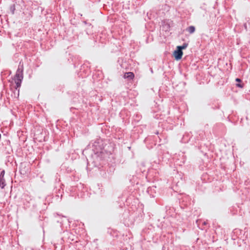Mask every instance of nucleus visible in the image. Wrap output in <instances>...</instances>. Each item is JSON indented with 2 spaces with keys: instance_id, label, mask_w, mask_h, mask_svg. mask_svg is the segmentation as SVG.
Masks as SVG:
<instances>
[{
  "instance_id": "f257e3e1",
  "label": "nucleus",
  "mask_w": 250,
  "mask_h": 250,
  "mask_svg": "<svg viewBox=\"0 0 250 250\" xmlns=\"http://www.w3.org/2000/svg\"><path fill=\"white\" fill-rule=\"evenodd\" d=\"M23 77V66L19 65L14 78L16 83L15 89L18 91V96L19 95L20 87L21 86Z\"/></svg>"
},
{
  "instance_id": "f03ea898",
  "label": "nucleus",
  "mask_w": 250,
  "mask_h": 250,
  "mask_svg": "<svg viewBox=\"0 0 250 250\" xmlns=\"http://www.w3.org/2000/svg\"><path fill=\"white\" fill-rule=\"evenodd\" d=\"M104 146L102 140L100 139H97L92 143V150L95 153L101 152Z\"/></svg>"
},
{
  "instance_id": "7ed1b4c3",
  "label": "nucleus",
  "mask_w": 250,
  "mask_h": 250,
  "mask_svg": "<svg viewBox=\"0 0 250 250\" xmlns=\"http://www.w3.org/2000/svg\"><path fill=\"white\" fill-rule=\"evenodd\" d=\"M2 145L5 151V153L6 154H10L11 151H12L10 141L9 140H5L2 142Z\"/></svg>"
},
{
  "instance_id": "20e7f679",
  "label": "nucleus",
  "mask_w": 250,
  "mask_h": 250,
  "mask_svg": "<svg viewBox=\"0 0 250 250\" xmlns=\"http://www.w3.org/2000/svg\"><path fill=\"white\" fill-rule=\"evenodd\" d=\"M173 55L175 59L177 61H179L182 59L183 52V51L179 49L178 47H176V50L173 52Z\"/></svg>"
},
{
  "instance_id": "39448f33",
  "label": "nucleus",
  "mask_w": 250,
  "mask_h": 250,
  "mask_svg": "<svg viewBox=\"0 0 250 250\" xmlns=\"http://www.w3.org/2000/svg\"><path fill=\"white\" fill-rule=\"evenodd\" d=\"M134 74L133 72H128L125 73L124 75V78L125 79H127L128 80H132L134 79Z\"/></svg>"
},
{
  "instance_id": "423d86ee",
  "label": "nucleus",
  "mask_w": 250,
  "mask_h": 250,
  "mask_svg": "<svg viewBox=\"0 0 250 250\" xmlns=\"http://www.w3.org/2000/svg\"><path fill=\"white\" fill-rule=\"evenodd\" d=\"M163 30L165 31H169L170 30V24L168 23H166V22H164L163 24L162 25Z\"/></svg>"
},
{
  "instance_id": "0eeeda50",
  "label": "nucleus",
  "mask_w": 250,
  "mask_h": 250,
  "mask_svg": "<svg viewBox=\"0 0 250 250\" xmlns=\"http://www.w3.org/2000/svg\"><path fill=\"white\" fill-rule=\"evenodd\" d=\"M235 81L238 83L236 84V85L237 87L241 88L244 87V83H242V81L241 79L237 78L235 79Z\"/></svg>"
},
{
  "instance_id": "6e6552de",
  "label": "nucleus",
  "mask_w": 250,
  "mask_h": 250,
  "mask_svg": "<svg viewBox=\"0 0 250 250\" xmlns=\"http://www.w3.org/2000/svg\"><path fill=\"white\" fill-rule=\"evenodd\" d=\"M186 31L188 32L189 34H193L195 31V27L193 25L188 26L186 29Z\"/></svg>"
},
{
  "instance_id": "1a4fd4ad",
  "label": "nucleus",
  "mask_w": 250,
  "mask_h": 250,
  "mask_svg": "<svg viewBox=\"0 0 250 250\" xmlns=\"http://www.w3.org/2000/svg\"><path fill=\"white\" fill-rule=\"evenodd\" d=\"M5 185L4 179L0 177V188H3Z\"/></svg>"
},
{
  "instance_id": "9d476101",
  "label": "nucleus",
  "mask_w": 250,
  "mask_h": 250,
  "mask_svg": "<svg viewBox=\"0 0 250 250\" xmlns=\"http://www.w3.org/2000/svg\"><path fill=\"white\" fill-rule=\"evenodd\" d=\"M188 46V43H184L182 45L177 46V47H178L181 50L183 51V50L186 49Z\"/></svg>"
},
{
  "instance_id": "9b49d317",
  "label": "nucleus",
  "mask_w": 250,
  "mask_h": 250,
  "mask_svg": "<svg viewBox=\"0 0 250 250\" xmlns=\"http://www.w3.org/2000/svg\"><path fill=\"white\" fill-rule=\"evenodd\" d=\"M16 10L15 4H13L10 6V10L12 15L14 14Z\"/></svg>"
},
{
  "instance_id": "f8f14e48",
  "label": "nucleus",
  "mask_w": 250,
  "mask_h": 250,
  "mask_svg": "<svg viewBox=\"0 0 250 250\" xmlns=\"http://www.w3.org/2000/svg\"><path fill=\"white\" fill-rule=\"evenodd\" d=\"M83 22L85 24L87 25L89 28L91 29L92 28V25L90 23H88L86 21H83Z\"/></svg>"
},
{
  "instance_id": "ddd939ff",
  "label": "nucleus",
  "mask_w": 250,
  "mask_h": 250,
  "mask_svg": "<svg viewBox=\"0 0 250 250\" xmlns=\"http://www.w3.org/2000/svg\"><path fill=\"white\" fill-rule=\"evenodd\" d=\"M166 212H167V213L168 214H170V210H172V208H171L170 207H167V206L166 207Z\"/></svg>"
},
{
  "instance_id": "4468645a",
  "label": "nucleus",
  "mask_w": 250,
  "mask_h": 250,
  "mask_svg": "<svg viewBox=\"0 0 250 250\" xmlns=\"http://www.w3.org/2000/svg\"><path fill=\"white\" fill-rule=\"evenodd\" d=\"M4 174L5 171L4 170H2L0 173V177L1 178H4Z\"/></svg>"
},
{
  "instance_id": "2eb2a0df",
  "label": "nucleus",
  "mask_w": 250,
  "mask_h": 250,
  "mask_svg": "<svg viewBox=\"0 0 250 250\" xmlns=\"http://www.w3.org/2000/svg\"><path fill=\"white\" fill-rule=\"evenodd\" d=\"M85 31L86 34H87V35L92 34V31H90L89 28L85 29Z\"/></svg>"
},
{
  "instance_id": "dca6fc26",
  "label": "nucleus",
  "mask_w": 250,
  "mask_h": 250,
  "mask_svg": "<svg viewBox=\"0 0 250 250\" xmlns=\"http://www.w3.org/2000/svg\"><path fill=\"white\" fill-rule=\"evenodd\" d=\"M244 27H245V28L246 29H247V27L246 23H245V24H244Z\"/></svg>"
},
{
  "instance_id": "f3484780",
  "label": "nucleus",
  "mask_w": 250,
  "mask_h": 250,
  "mask_svg": "<svg viewBox=\"0 0 250 250\" xmlns=\"http://www.w3.org/2000/svg\"><path fill=\"white\" fill-rule=\"evenodd\" d=\"M155 134H158V131H156V132H155Z\"/></svg>"
},
{
  "instance_id": "a211bd4d",
  "label": "nucleus",
  "mask_w": 250,
  "mask_h": 250,
  "mask_svg": "<svg viewBox=\"0 0 250 250\" xmlns=\"http://www.w3.org/2000/svg\"><path fill=\"white\" fill-rule=\"evenodd\" d=\"M21 1V2H22V3H24V1H23V0H22V1Z\"/></svg>"
},
{
  "instance_id": "6ab92c4d",
  "label": "nucleus",
  "mask_w": 250,
  "mask_h": 250,
  "mask_svg": "<svg viewBox=\"0 0 250 250\" xmlns=\"http://www.w3.org/2000/svg\"><path fill=\"white\" fill-rule=\"evenodd\" d=\"M204 225H206V222H204Z\"/></svg>"
}]
</instances>
